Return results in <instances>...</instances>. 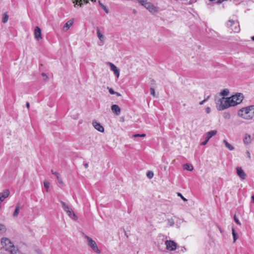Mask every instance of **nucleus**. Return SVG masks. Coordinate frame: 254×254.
Masks as SVG:
<instances>
[{"instance_id":"obj_25","label":"nucleus","mask_w":254,"mask_h":254,"mask_svg":"<svg viewBox=\"0 0 254 254\" xmlns=\"http://www.w3.org/2000/svg\"><path fill=\"white\" fill-rule=\"evenodd\" d=\"M19 209H20L19 205L18 204L16 206L15 210H14V213L13 214V217H17V216L18 214H19Z\"/></svg>"},{"instance_id":"obj_48","label":"nucleus","mask_w":254,"mask_h":254,"mask_svg":"<svg viewBox=\"0 0 254 254\" xmlns=\"http://www.w3.org/2000/svg\"><path fill=\"white\" fill-rule=\"evenodd\" d=\"M26 106L27 108H29V106H30V104H29V102H27L26 104Z\"/></svg>"},{"instance_id":"obj_10","label":"nucleus","mask_w":254,"mask_h":254,"mask_svg":"<svg viewBox=\"0 0 254 254\" xmlns=\"http://www.w3.org/2000/svg\"><path fill=\"white\" fill-rule=\"evenodd\" d=\"M108 64L110 66L111 70L114 72L115 75L118 78L120 75L119 69L115 65L110 62H109Z\"/></svg>"},{"instance_id":"obj_28","label":"nucleus","mask_w":254,"mask_h":254,"mask_svg":"<svg viewBox=\"0 0 254 254\" xmlns=\"http://www.w3.org/2000/svg\"><path fill=\"white\" fill-rule=\"evenodd\" d=\"M167 224L170 226H172L174 224V220L173 218L168 219L167 220Z\"/></svg>"},{"instance_id":"obj_27","label":"nucleus","mask_w":254,"mask_h":254,"mask_svg":"<svg viewBox=\"0 0 254 254\" xmlns=\"http://www.w3.org/2000/svg\"><path fill=\"white\" fill-rule=\"evenodd\" d=\"M99 4L100 6L101 7V8L105 11V12L106 13H109V10L108 9V8L104 5H103L102 3H101V2L100 1H99Z\"/></svg>"},{"instance_id":"obj_36","label":"nucleus","mask_w":254,"mask_h":254,"mask_svg":"<svg viewBox=\"0 0 254 254\" xmlns=\"http://www.w3.org/2000/svg\"><path fill=\"white\" fill-rule=\"evenodd\" d=\"M150 94L154 97L155 96V90L154 88H150Z\"/></svg>"},{"instance_id":"obj_18","label":"nucleus","mask_w":254,"mask_h":254,"mask_svg":"<svg viewBox=\"0 0 254 254\" xmlns=\"http://www.w3.org/2000/svg\"><path fill=\"white\" fill-rule=\"evenodd\" d=\"M67 214L72 219L76 220L77 217L72 211V209L65 211Z\"/></svg>"},{"instance_id":"obj_44","label":"nucleus","mask_w":254,"mask_h":254,"mask_svg":"<svg viewBox=\"0 0 254 254\" xmlns=\"http://www.w3.org/2000/svg\"><path fill=\"white\" fill-rule=\"evenodd\" d=\"M205 111H206V113H207V114L210 113V112H211L210 108H209V107H207V108H206V109H205Z\"/></svg>"},{"instance_id":"obj_6","label":"nucleus","mask_w":254,"mask_h":254,"mask_svg":"<svg viewBox=\"0 0 254 254\" xmlns=\"http://www.w3.org/2000/svg\"><path fill=\"white\" fill-rule=\"evenodd\" d=\"M229 98H230V100L233 99V101L234 102V106L238 104H240L242 102V101L244 99V96H243V94L240 93H237L235 95H234L231 96L230 97H229Z\"/></svg>"},{"instance_id":"obj_8","label":"nucleus","mask_w":254,"mask_h":254,"mask_svg":"<svg viewBox=\"0 0 254 254\" xmlns=\"http://www.w3.org/2000/svg\"><path fill=\"white\" fill-rule=\"evenodd\" d=\"M166 249L170 251H174L176 250L177 244L172 240H166L165 242Z\"/></svg>"},{"instance_id":"obj_3","label":"nucleus","mask_w":254,"mask_h":254,"mask_svg":"<svg viewBox=\"0 0 254 254\" xmlns=\"http://www.w3.org/2000/svg\"><path fill=\"white\" fill-rule=\"evenodd\" d=\"M1 243L2 245V247L5 250V251L10 253L11 254H14L16 253V248L9 239L6 238H2Z\"/></svg>"},{"instance_id":"obj_53","label":"nucleus","mask_w":254,"mask_h":254,"mask_svg":"<svg viewBox=\"0 0 254 254\" xmlns=\"http://www.w3.org/2000/svg\"><path fill=\"white\" fill-rule=\"evenodd\" d=\"M103 44V43L99 44V45L101 46Z\"/></svg>"},{"instance_id":"obj_5","label":"nucleus","mask_w":254,"mask_h":254,"mask_svg":"<svg viewBox=\"0 0 254 254\" xmlns=\"http://www.w3.org/2000/svg\"><path fill=\"white\" fill-rule=\"evenodd\" d=\"M226 25L228 28L234 32L238 33L240 31V28L238 21L229 20L227 21Z\"/></svg>"},{"instance_id":"obj_13","label":"nucleus","mask_w":254,"mask_h":254,"mask_svg":"<svg viewBox=\"0 0 254 254\" xmlns=\"http://www.w3.org/2000/svg\"><path fill=\"white\" fill-rule=\"evenodd\" d=\"M92 125L98 131L101 132H103L104 131V128L100 124L98 123L96 121H93Z\"/></svg>"},{"instance_id":"obj_45","label":"nucleus","mask_w":254,"mask_h":254,"mask_svg":"<svg viewBox=\"0 0 254 254\" xmlns=\"http://www.w3.org/2000/svg\"><path fill=\"white\" fill-rule=\"evenodd\" d=\"M246 154H247V155L248 156V157L249 158V159H251V154H250V152H249V151L247 150L246 151Z\"/></svg>"},{"instance_id":"obj_20","label":"nucleus","mask_w":254,"mask_h":254,"mask_svg":"<svg viewBox=\"0 0 254 254\" xmlns=\"http://www.w3.org/2000/svg\"><path fill=\"white\" fill-rule=\"evenodd\" d=\"M183 169L188 171H191L193 170V167L192 165L190 164L186 163L183 165Z\"/></svg>"},{"instance_id":"obj_1","label":"nucleus","mask_w":254,"mask_h":254,"mask_svg":"<svg viewBox=\"0 0 254 254\" xmlns=\"http://www.w3.org/2000/svg\"><path fill=\"white\" fill-rule=\"evenodd\" d=\"M238 115L244 120H252L254 117V105L242 108L238 110Z\"/></svg>"},{"instance_id":"obj_32","label":"nucleus","mask_w":254,"mask_h":254,"mask_svg":"<svg viewBox=\"0 0 254 254\" xmlns=\"http://www.w3.org/2000/svg\"><path fill=\"white\" fill-rule=\"evenodd\" d=\"M44 187L46 189V191L48 192V189L49 188V187H50V183L48 182H44Z\"/></svg>"},{"instance_id":"obj_23","label":"nucleus","mask_w":254,"mask_h":254,"mask_svg":"<svg viewBox=\"0 0 254 254\" xmlns=\"http://www.w3.org/2000/svg\"><path fill=\"white\" fill-rule=\"evenodd\" d=\"M8 15L7 14V13H4L2 15V21L3 23H5L7 22L8 20Z\"/></svg>"},{"instance_id":"obj_35","label":"nucleus","mask_w":254,"mask_h":254,"mask_svg":"<svg viewBox=\"0 0 254 254\" xmlns=\"http://www.w3.org/2000/svg\"><path fill=\"white\" fill-rule=\"evenodd\" d=\"M5 231V226L3 225L0 224V233H2Z\"/></svg>"},{"instance_id":"obj_11","label":"nucleus","mask_w":254,"mask_h":254,"mask_svg":"<svg viewBox=\"0 0 254 254\" xmlns=\"http://www.w3.org/2000/svg\"><path fill=\"white\" fill-rule=\"evenodd\" d=\"M34 37L37 41H39L42 39L41 29L38 26H36L35 28Z\"/></svg>"},{"instance_id":"obj_41","label":"nucleus","mask_w":254,"mask_h":254,"mask_svg":"<svg viewBox=\"0 0 254 254\" xmlns=\"http://www.w3.org/2000/svg\"><path fill=\"white\" fill-rule=\"evenodd\" d=\"M228 0H217V1L216 2V3L217 4H220V3H221L223 1H227Z\"/></svg>"},{"instance_id":"obj_7","label":"nucleus","mask_w":254,"mask_h":254,"mask_svg":"<svg viewBox=\"0 0 254 254\" xmlns=\"http://www.w3.org/2000/svg\"><path fill=\"white\" fill-rule=\"evenodd\" d=\"M141 5L144 6L152 14H155L158 12V8L150 2L146 1Z\"/></svg>"},{"instance_id":"obj_37","label":"nucleus","mask_w":254,"mask_h":254,"mask_svg":"<svg viewBox=\"0 0 254 254\" xmlns=\"http://www.w3.org/2000/svg\"><path fill=\"white\" fill-rule=\"evenodd\" d=\"M234 221L238 225H241V222L239 220V219L237 218V217L236 216V215H235L234 216Z\"/></svg>"},{"instance_id":"obj_38","label":"nucleus","mask_w":254,"mask_h":254,"mask_svg":"<svg viewBox=\"0 0 254 254\" xmlns=\"http://www.w3.org/2000/svg\"><path fill=\"white\" fill-rule=\"evenodd\" d=\"M107 88L109 90V92L111 94L113 95L115 94V91H114V90L112 88H109V87H108Z\"/></svg>"},{"instance_id":"obj_51","label":"nucleus","mask_w":254,"mask_h":254,"mask_svg":"<svg viewBox=\"0 0 254 254\" xmlns=\"http://www.w3.org/2000/svg\"><path fill=\"white\" fill-rule=\"evenodd\" d=\"M133 13L134 14H135V13H136V11L135 9H133Z\"/></svg>"},{"instance_id":"obj_24","label":"nucleus","mask_w":254,"mask_h":254,"mask_svg":"<svg viewBox=\"0 0 254 254\" xmlns=\"http://www.w3.org/2000/svg\"><path fill=\"white\" fill-rule=\"evenodd\" d=\"M231 114L228 112H224L223 113V117L226 120H229L231 118Z\"/></svg>"},{"instance_id":"obj_30","label":"nucleus","mask_w":254,"mask_h":254,"mask_svg":"<svg viewBox=\"0 0 254 254\" xmlns=\"http://www.w3.org/2000/svg\"><path fill=\"white\" fill-rule=\"evenodd\" d=\"M251 141V137L250 135H249L248 137H245V138L244 139V142L245 144H248Z\"/></svg>"},{"instance_id":"obj_31","label":"nucleus","mask_w":254,"mask_h":254,"mask_svg":"<svg viewBox=\"0 0 254 254\" xmlns=\"http://www.w3.org/2000/svg\"><path fill=\"white\" fill-rule=\"evenodd\" d=\"M146 175L148 178L151 179L153 178L154 174H153V172H152L151 171H149L147 172Z\"/></svg>"},{"instance_id":"obj_39","label":"nucleus","mask_w":254,"mask_h":254,"mask_svg":"<svg viewBox=\"0 0 254 254\" xmlns=\"http://www.w3.org/2000/svg\"><path fill=\"white\" fill-rule=\"evenodd\" d=\"M177 194H178V196H180V197H181V198H182L184 201H187V199L186 198H185V197L183 196V195H182L180 192H177Z\"/></svg>"},{"instance_id":"obj_29","label":"nucleus","mask_w":254,"mask_h":254,"mask_svg":"<svg viewBox=\"0 0 254 254\" xmlns=\"http://www.w3.org/2000/svg\"><path fill=\"white\" fill-rule=\"evenodd\" d=\"M229 91L228 89H224L221 92V95L222 96H227L229 94Z\"/></svg>"},{"instance_id":"obj_47","label":"nucleus","mask_w":254,"mask_h":254,"mask_svg":"<svg viewBox=\"0 0 254 254\" xmlns=\"http://www.w3.org/2000/svg\"><path fill=\"white\" fill-rule=\"evenodd\" d=\"M115 94H116L117 96H121V94L120 93L117 92H115Z\"/></svg>"},{"instance_id":"obj_22","label":"nucleus","mask_w":254,"mask_h":254,"mask_svg":"<svg viewBox=\"0 0 254 254\" xmlns=\"http://www.w3.org/2000/svg\"><path fill=\"white\" fill-rule=\"evenodd\" d=\"M223 142L224 143L226 147L228 148L230 150H233L234 149V147L229 144L226 140H224Z\"/></svg>"},{"instance_id":"obj_2","label":"nucleus","mask_w":254,"mask_h":254,"mask_svg":"<svg viewBox=\"0 0 254 254\" xmlns=\"http://www.w3.org/2000/svg\"><path fill=\"white\" fill-rule=\"evenodd\" d=\"M234 103L233 99L230 100L229 97L225 98L223 97L216 102V108L219 111L224 110L230 107L234 106Z\"/></svg>"},{"instance_id":"obj_46","label":"nucleus","mask_w":254,"mask_h":254,"mask_svg":"<svg viewBox=\"0 0 254 254\" xmlns=\"http://www.w3.org/2000/svg\"><path fill=\"white\" fill-rule=\"evenodd\" d=\"M42 76L45 79H46L48 78V76L45 73H42Z\"/></svg>"},{"instance_id":"obj_26","label":"nucleus","mask_w":254,"mask_h":254,"mask_svg":"<svg viewBox=\"0 0 254 254\" xmlns=\"http://www.w3.org/2000/svg\"><path fill=\"white\" fill-rule=\"evenodd\" d=\"M232 235H233V242H234V243H235L236 242V241L237 240V239L238 238V236L234 228H232Z\"/></svg>"},{"instance_id":"obj_4","label":"nucleus","mask_w":254,"mask_h":254,"mask_svg":"<svg viewBox=\"0 0 254 254\" xmlns=\"http://www.w3.org/2000/svg\"><path fill=\"white\" fill-rule=\"evenodd\" d=\"M84 238L86 240L87 245L96 253L100 254L101 251L98 249L96 243L91 238L87 235H84Z\"/></svg>"},{"instance_id":"obj_14","label":"nucleus","mask_w":254,"mask_h":254,"mask_svg":"<svg viewBox=\"0 0 254 254\" xmlns=\"http://www.w3.org/2000/svg\"><path fill=\"white\" fill-rule=\"evenodd\" d=\"M9 195V191L8 190H5L2 192L0 193V201L2 202L3 200L7 197Z\"/></svg>"},{"instance_id":"obj_17","label":"nucleus","mask_w":254,"mask_h":254,"mask_svg":"<svg viewBox=\"0 0 254 254\" xmlns=\"http://www.w3.org/2000/svg\"><path fill=\"white\" fill-rule=\"evenodd\" d=\"M73 23V20H70L68 21L64 25V26L63 27V30L64 31H66L72 25Z\"/></svg>"},{"instance_id":"obj_21","label":"nucleus","mask_w":254,"mask_h":254,"mask_svg":"<svg viewBox=\"0 0 254 254\" xmlns=\"http://www.w3.org/2000/svg\"><path fill=\"white\" fill-rule=\"evenodd\" d=\"M97 37L99 39V40L102 42L103 40H104V36L101 33L100 29L99 28H97Z\"/></svg>"},{"instance_id":"obj_33","label":"nucleus","mask_w":254,"mask_h":254,"mask_svg":"<svg viewBox=\"0 0 254 254\" xmlns=\"http://www.w3.org/2000/svg\"><path fill=\"white\" fill-rule=\"evenodd\" d=\"M146 136V134L144 133L143 134H134L132 135L133 137H145Z\"/></svg>"},{"instance_id":"obj_19","label":"nucleus","mask_w":254,"mask_h":254,"mask_svg":"<svg viewBox=\"0 0 254 254\" xmlns=\"http://www.w3.org/2000/svg\"><path fill=\"white\" fill-rule=\"evenodd\" d=\"M60 202L62 204V208L65 211L71 210V208L68 204H66L63 201H61Z\"/></svg>"},{"instance_id":"obj_43","label":"nucleus","mask_w":254,"mask_h":254,"mask_svg":"<svg viewBox=\"0 0 254 254\" xmlns=\"http://www.w3.org/2000/svg\"><path fill=\"white\" fill-rule=\"evenodd\" d=\"M138 1V2L141 5V4H143V3L144 2H146L147 1V0H137Z\"/></svg>"},{"instance_id":"obj_52","label":"nucleus","mask_w":254,"mask_h":254,"mask_svg":"<svg viewBox=\"0 0 254 254\" xmlns=\"http://www.w3.org/2000/svg\"><path fill=\"white\" fill-rule=\"evenodd\" d=\"M252 38V40L253 41H254V36H253V37H252V38Z\"/></svg>"},{"instance_id":"obj_34","label":"nucleus","mask_w":254,"mask_h":254,"mask_svg":"<svg viewBox=\"0 0 254 254\" xmlns=\"http://www.w3.org/2000/svg\"><path fill=\"white\" fill-rule=\"evenodd\" d=\"M57 178L58 183L60 184H61V185L63 186L64 185V183H63L62 179L61 178L60 176H58V177Z\"/></svg>"},{"instance_id":"obj_42","label":"nucleus","mask_w":254,"mask_h":254,"mask_svg":"<svg viewBox=\"0 0 254 254\" xmlns=\"http://www.w3.org/2000/svg\"><path fill=\"white\" fill-rule=\"evenodd\" d=\"M51 172L53 175H55L57 177V178L58 177V176H60V174L59 173L57 172H54L53 170H52Z\"/></svg>"},{"instance_id":"obj_12","label":"nucleus","mask_w":254,"mask_h":254,"mask_svg":"<svg viewBox=\"0 0 254 254\" xmlns=\"http://www.w3.org/2000/svg\"><path fill=\"white\" fill-rule=\"evenodd\" d=\"M237 174L238 176L242 180H245L246 178V174L241 167H237Z\"/></svg>"},{"instance_id":"obj_49","label":"nucleus","mask_w":254,"mask_h":254,"mask_svg":"<svg viewBox=\"0 0 254 254\" xmlns=\"http://www.w3.org/2000/svg\"><path fill=\"white\" fill-rule=\"evenodd\" d=\"M84 166L85 168H87L88 167V164L87 163H85L84 164Z\"/></svg>"},{"instance_id":"obj_40","label":"nucleus","mask_w":254,"mask_h":254,"mask_svg":"<svg viewBox=\"0 0 254 254\" xmlns=\"http://www.w3.org/2000/svg\"><path fill=\"white\" fill-rule=\"evenodd\" d=\"M209 98V96H208L206 98L204 99L203 100L200 102L199 105H203L204 103H205L207 101V100Z\"/></svg>"},{"instance_id":"obj_15","label":"nucleus","mask_w":254,"mask_h":254,"mask_svg":"<svg viewBox=\"0 0 254 254\" xmlns=\"http://www.w3.org/2000/svg\"><path fill=\"white\" fill-rule=\"evenodd\" d=\"M88 0H75V1H73V2L75 3L74 6H75L77 4V3H79V5L80 7H82L83 5V4L82 1H83L85 4H87L89 2ZM90 0L93 2H95L96 1V0Z\"/></svg>"},{"instance_id":"obj_9","label":"nucleus","mask_w":254,"mask_h":254,"mask_svg":"<svg viewBox=\"0 0 254 254\" xmlns=\"http://www.w3.org/2000/svg\"><path fill=\"white\" fill-rule=\"evenodd\" d=\"M217 133L216 130H210L206 133L205 140L200 143L201 145H205L207 144L208 140Z\"/></svg>"},{"instance_id":"obj_16","label":"nucleus","mask_w":254,"mask_h":254,"mask_svg":"<svg viewBox=\"0 0 254 254\" xmlns=\"http://www.w3.org/2000/svg\"><path fill=\"white\" fill-rule=\"evenodd\" d=\"M111 110L116 115H119L121 113V109L117 105H113L111 106Z\"/></svg>"},{"instance_id":"obj_50","label":"nucleus","mask_w":254,"mask_h":254,"mask_svg":"<svg viewBox=\"0 0 254 254\" xmlns=\"http://www.w3.org/2000/svg\"><path fill=\"white\" fill-rule=\"evenodd\" d=\"M251 198H252V201L253 202V203H254V195H252Z\"/></svg>"}]
</instances>
